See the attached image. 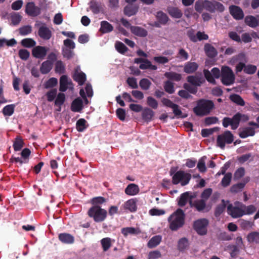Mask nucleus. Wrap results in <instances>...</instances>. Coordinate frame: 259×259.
Returning <instances> with one entry per match:
<instances>
[{"mask_svg":"<svg viewBox=\"0 0 259 259\" xmlns=\"http://www.w3.org/2000/svg\"><path fill=\"white\" fill-rule=\"evenodd\" d=\"M213 4L214 1L211 2L208 0H203L204 9L211 13H214Z\"/></svg>","mask_w":259,"mask_h":259,"instance_id":"63","label":"nucleus"},{"mask_svg":"<svg viewBox=\"0 0 259 259\" xmlns=\"http://www.w3.org/2000/svg\"><path fill=\"white\" fill-rule=\"evenodd\" d=\"M245 186V183H239L233 185L230 188V191L232 193H238L242 191Z\"/></svg>","mask_w":259,"mask_h":259,"instance_id":"57","label":"nucleus"},{"mask_svg":"<svg viewBox=\"0 0 259 259\" xmlns=\"http://www.w3.org/2000/svg\"><path fill=\"white\" fill-rule=\"evenodd\" d=\"M255 134V131L253 127H247L241 131L239 136L241 138H246L249 136H253Z\"/></svg>","mask_w":259,"mask_h":259,"instance_id":"35","label":"nucleus"},{"mask_svg":"<svg viewBox=\"0 0 259 259\" xmlns=\"http://www.w3.org/2000/svg\"><path fill=\"white\" fill-rule=\"evenodd\" d=\"M21 44L24 47L30 48L35 47L36 42L31 38H26L22 39Z\"/></svg>","mask_w":259,"mask_h":259,"instance_id":"48","label":"nucleus"},{"mask_svg":"<svg viewBox=\"0 0 259 259\" xmlns=\"http://www.w3.org/2000/svg\"><path fill=\"white\" fill-rule=\"evenodd\" d=\"M204 49L206 55L210 58H214L218 54L217 51L214 47L209 44H205Z\"/></svg>","mask_w":259,"mask_h":259,"instance_id":"27","label":"nucleus"},{"mask_svg":"<svg viewBox=\"0 0 259 259\" xmlns=\"http://www.w3.org/2000/svg\"><path fill=\"white\" fill-rule=\"evenodd\" d=\"M235 120L236 121L238 127L239 126L240 121L243 122L247 121L249 120V116L247 114H242L240 112H238L234 115Z\"/></svg>","mask_w":259,"mask_h":259,"instance_id":"46","label":"nucleus"},{"mask_svg":"<svg viewBox=\"0 0 259 259\" xmlns=\"http://www.w3.org/2000/svg\"><path fill=\"white\" fill-rule=\"evenodd\" d=\"M247 240L250 243L255 242L259 243V232H252L249 233L247 236Z\"/></svg>","mask_w":259,"mask_h":259,"instance_id":"42","label":"nucleus"},{"mask_svg":"<svg viewBox=\"0 0 259 259\" xmlns=\"http://www.w3.org/2000/svg\"><path fill=\"white\" fill-rule=\"evenodd\" d=\"M198 64L195 62L189 61L185 63L184 67V71L188 74L195 72L198 68Z\"/></svg>","mask_w":259,"mask_h":259,"instance_id":"22","label":"nucleus"},{"mask_svg":"<svg viewBox=\"0 0 259 259\" xmlns=\"http://www.w3.org/2000/svg\"><path fill=\"white\" fill-rule=\"evenodd\" d=\"M139 192V188L138 185L135 184H130L125 189V193L128 195H135Z\"/></svg>","mask_w":259,"mask_h":259,"instance_id":"33","label":"nucleus"},{"mask_svg":"<svg viewBox=\"0 0 259 259\" xmlns=\"http://www.w3.org/2000/svg\"><path fill=\"white\" fill-rule=\"evenodd\" d=\"M185 214L181 208H178L168 218L169 228L172 231H176L185 224Z\"/></svg>","mask_w":259,"mask_h":259,"instance_id":"1","label":"nucleus"},{"mask_svg":"<svg viewBox=\"0 0 259 259\" xmlns=\"http://www.w3.org/2000/svg\"><path fill=\"white\" fill-rule=\"evenodd\" d=\"M90 9L94 14H98L102 10L101 3L92 1L90 3Z\"/></svg>","mask_w":259,"mask_h":259,"instance_id":"32","label":"nucleus"},{"mask_svg":"<svg viewBox=\"0 0 259 259\" xmlns=\"http://www.w3.org/2000/svg\"><path fill=\"white\" fill-rule=\"evenodd\" d=\"M151 85V81L147 78H143L139 82V85L143 90H148Z\"/></svg>","mask_w":259,"mask_h":259,"instance_id":"59","label":"nucleus"},{"mask_svg":"<svg viewBox=\"0 0 259 259\" xmlns=\"http://www.w3.org/2000/svg\"><path fill=\"white\" fill-rule=\"evenodd\" d=\"M222 124L224 127H227L229 125H231L232 130H236L238 127L237 122L235 120V116L234 115L232 118L225 117L223 119Z\"/></svg>","mask_w":259,"mask_h":259,"instance_id":"21","label":"nucleus"},{"mask_svg":"<svg viewBox=\"0 0 259 259\" xmlns=\"http://www.w3.org/2000/svg\"><path fill=\"white\" fill-rule=\"evenodd\" d=\"M196 197L195 195H193L190 192H186L182 193L178 201V205L180 207H183L189 202L191 207H192L193 199Z\"/></svg>","mask_w":259,"mask_h":259,"instance_id":"9","label":"nucleus"},{"mask_svg":"<svg viewBox=\"0 0 259 259\" xmlns=\"http://www.w3.org/2000/svg\"><path fill=\"white\" fill-rule=\"evenodd\" d=\"M24 143L20 137H17L13 143V148L15 151H20L24 146Z\"/></svg>","mask_w":259,"mask_h":259,"instance_id":"52","label":"nucleus"},{"mask_svg":"<svg viewBox=\"0 0 259 259\" xmlns=\"http://www.w3.org/2000/svg\"><path fill=\"white\" fill-rule=\"evenodd\" d=\"M107 211L101 207H91L87 212L88 216L97 223L104 221L107 218Z\"/></svg>","mask_w":259,"mask_h":259,"instance_id":"3","label":"nucleus"},{"mask_svg":"<svg viewBox=\"0 0 259 259\" xmlns=\"http://www.w3.org/2000/svg\"><path fill=\"white\" fill-rule=\"evenodd\" d=\"M234 141V136L230 131H226L217 137V145L222 149L225 147V144H231Z\"/></svg>","mask_w":259,"mask_h":259,"instance_id":"6","label":"nucleus"},{"mask_svg":"<svg viewBox=\"0 0 259 259\" xmlns=\"http://www.w3.org/2000/svg\"><path fill=\"white\" fill-rule=\"evenodd\" d=\"M161 101L163 106L169 107L172 109L174 114L177 118L181 117L184 118L187 116L186 114H183L180 106L174 103L170 100L163 98L161 99Z\"/></svg>","mask_w":259,"mask_h":259,"instance_id":"7","label":"nucleus"},{"mask_svg":"<svg viewBox=\"0 0 259 259\" xmlns=\"http://www.w3.org/2000/svg\"><path fill=\"white\" fill-rule=\"evenodd\" d=\"M192 207H195L198 211H201L206 207V201L205 200L200 199L194 202H192Z\"/></svg>","mask_w":259,"mask_h":259,"instance_id":"41","label":"nucleus"},{"mask_svg":"<svg viewBox=\"0 0 259 259\" xmlns=\"http://www.w3.org/2000/svg\"><path fill=\"white\" fill-rule=\"evenodd\" d=\"M214 108V104L211 100L200 99L197 101L193 112L197 116H203L209 114Z\"/></svg>","mask_w":259,"mask_h":259,"instance_id":"2","label":"nucleus"},{"mask_svg":"<svg viewBox=\"0 0 259 259\" xmlns=\"http://www.w3.org/2000/svg\"><path fill=\"white\" fill-rule=\"evenodd\" d=\"M59 83V91L62 92H65L69 88V85H73L71 80H69L68 76L66 75L60 77Z\"/></svg>","mask_w":259,"mask_h":259,"instance_id":"16","label":"nucleus"},{"mask_svg":"<svg viewBox=\"0 0 259 259\" xmlns=\"http://www.w3.org/2000/svg\"><path fill=\"white\" fill-rule=\"evenodd\" d=\"M187 81L192 85L199 87L205 81V80L201 76H189L187 77Z\"/></svg>","mask_w":259,"mask_h":259,"instance_id":"23","label":"nucleus"},{"mask_svg":"<svg viewBox=\"0 0 259 259\" xmlns=\"http://www.w3.org/2000/svg\"><path fill=\"white\" fill-rule=\"evenodd\" d=\"M241 206L242 207L243 210L245 211V214H250L256 211V208L253 205H249L248 206H246L244 204L241 203Z\"/></svg>","mask_w":259,"mask_h":259,"instance_id":"62","label":"nucleus"},{"mask_svg":"<svg viewBox=\"0 0 259 259\" xmlns=\"http://www.w3.org/2000/svg\"><path fill=\"white\" fill-rule=\"evenodd\" d=\"M80 68L77 67L75 68L74 73L72 76L73 79L78 82L79 85H82L86 81V75L82 71H79Z\"/></svg>","mask_w":259,"mask_h":259,"instance_id":"14","label":"nucleus"},{"mask_svg":"<svg viewBox=\"0 0 259 259\" xmlns=\"http://www.w3.org/2000/svg\"><path fill=\"white\" fill-rule=\"evenodd\" d=\"M57 95V90L53 89L48 91L46 94L47 100L49 102H52L56 98Z\"/></svg>","mask_w":259,"mask_h":259,"instance_id":"61","label":"nucleus"},{"mask_svg":"<svg viewBox=\"0 0 259 259\" xmlns=\"http://www.w3.org/2000/svg\"><path fill=\"white\" fill-rule=\"evenodd\" d=\"M191 179V175L183 170L177 171L172 177V183L174 185L181 183L184 186L187 185Z\"/></svg>","mask_w":259,"mask_h":259,"instance_id":"5","label":"nucleus"},{"mask_svg":"<svg viewBox=\"0 0 259 259\" xmlns=\"http://www.w3.org/2000/svg\"><path fill=\"white\" fill-rule=\"evenodd\" d=\"M124 209L128 210L130 212H134L137 211V200L136 199H130L126 201L123 204Z\"/></svg>","mask_w":259,"mask_h":259,"instance_id":"20","label":"nucleus"},{"mask_svg":"<svg viewBox=\"0 0 259 259\" xmlns=\"http://www.w3.org/2000/svg\"><path fill=\"white\" fill-rule=\"evenodd\" d=\"M121 233L124 237H126L128 235H138L141 233V231L139 228L134 227H125L121 229Z\"/></svg>","mask_w":259,"mask_h":259,"instance_id":"31","label":"nucleus"},{"mask_svg":"<svg viewBox=\"0 0 259 259\" xmlns=\"http://www.w3.org/2000/svg\"><path fill=\"white\" fill-rule=\"evenodd\" d=\"M113 26L107 21L104 20L101 22L99 31L102 33H110L113 30Z\"/></svg>","mask_w":259,"mask_h":259,"instance_id":"25","label":"nucleus"},{"mask_svg":"<svg viewBox=\"0 0 259 259\" xmlns=\"http://www.w3.org/2000/svg\"><path fill=\"white\" fill-rule=\"evenodd\" d=\"M154 115V112L150 108H145L142 111V118L146 122H149L151 121Z\"/></svg>","mask_w":259,"mask_h":259,"instance_id":"30","label":"nucleus"},{"mask_svg":"<svg viewBox=\"0 0 259 259\" xmlns=\"http://www.w3.org/2000/svg\"><path fill=\"white\" fill-rule=\"evenodd\" d=\"M101 244L104 251H107L111 246V239L110 238H104L101 240Z\"/></svg>","mask_w":259,"mask_h":259,"instance_id":"50","label":"nucleus"},{"mask_svg":"<svg viewBox=\"0 0 259 259\" xmlns=\"http://www.w3.org/2000/svg\"><path fill=\"white\" fill-rule=\"evenodd\" d=\"M164 76L169 79L176 81H179L182 79V76L180 74L174 72H165Z\"/></svg>","mask_w":259,"mask_h":259,"instance_id":"45","label":"nucleus"},{"mask_svg":"<svg viewBox=\"0 0 259 259\" xmlns=\"http://www.w3.org/2000/svg\"><path fill=\"white\" fill-rule=\"evenodd\" d=\"M206 159V157L205 156H203L199 160L198 162L197 167L201 172H204L206 171V167L205 166V162Z\"/></svg>","mask_w":259,"mask_h":259,"instance_id":"55","label":"nucleus"},{"mask_svg":"<svg viewBox=\"0 0 259 259\" xmlns=\"http://www.w3.org/2000/svg\"><path fill=\"white\" fill-rule=\"evenodd\" d=\"M18 55L20 59L22 60H27L29 56V52L26 49H20L18 52Z\"/></svg>","mask_w":259,"mask_h":259,"instance_id":"64","label":"nucleus"},{"mask_svg":"<svg viewBox=\"0 0 259 259\" xmlns=\"http://www.w3.org/2000/svg\"><path fill=\"white\" fill-rule=\"evenodd\" d=\"M240 227L243 230H248L254 226L253 222L241 220L239 222Z\"/></svg>","mask_w":259,"mask_h":259,"instance_id":"51","label":"nucleus"},{"mask_svg":"<svg viewBox=\"0 0 259 259\" xmlns=\"http://www.w3.org/2000/svg\"><path fill=\"white\" fill-rule=\"evenodd\" d=\"M49 49L40 46L34 47L32 50V55L35 58L44 59L47 55Z\"/></svg>","mask_w":259,"mask_h":259,"instance_id":"12","label":"nucleus"},{"mask_svg":"<svg viewBox=\"0 0 259 259\" xmlns=\"http://www.w3.org/2000/svg\"><path fill=\"white\" fill-rule=\"evenodd\" d=\"M235 76L232 70L228 66H223L221 69V81L224 85H230L234 83Z\"/></svg>","mask_w":259,"mask_h":259,"instance_id":"4","label":"nucleus"},{"mask_svg":"<svg viewBox=\"0 0 259 259\" xmlns=\"http://www.w3.org/2000/svg\"><path fill=\"white\" fill-rule=\"evenodd\" d=\"M38 34L44 40L50 39L52 35V31L45 24L39 28Z\"/></svg>","mask_w":259,"mask_h":259,"instance_id":"15","label":"nucleus"},{"mask_svg":"<svg viewBox=\"0 0 259 259\" xmlns=\"http://www.w3.org/2000/svg\"><path fill=\"white\" fill-rule=\"evenodd\" d=\"M65 101V95L63 93H59L57 95L56 100H55V105L61 108V106L63 105Z\"/></svg>","mask_w":259,"mask_h":259,"instance_id":"43","label":"nucleus"},{"mask_svg":"<svg viewBox=\"0 0 259 259\" xmlns=\"http://www.w3.org/2000/svg\"><path fill=\"white\" fill-rule=\"evenodd\" d=\"M58 239L62 243L71 244L74 242V237L73 235L67 233H60L58 235Z\"/></svg>","mask_w":259,"mask_h":259,"instance_id":"17","label":"nucleus"},{"mask_svg":"<svg viewBox=\"0 0 259 259\" xmlns=\"http://www.w3.org/2000/svg\"><path fill=\"white\" fill-rule=\"evenodd\" d=\"M163 87L166 93L171 94L175 92L174 84L172 82L169 80L165 81Z\"/></svg>","mask_w":259,"mask_h":259,"instance_id":"56","label":"nucleus"},{"mask_svg":"<svg viewBox=\"0 0 259 259\" xmlns=\"http://www.w3.org/2000/svg\"><path fill=\"white\" fill-rule=\"evenodd\" d=\"M131 30L133 34L140 37H145L148 34L146 29L139 26H131Z\"/></svg>","mask_w":259,"mask_h":259,"instance_id":"28","label":"nucleus"},{"mask_svg":"<svg viewBox=\"0 0 259 259\" xmlns=\"http://www.w3.org/2000/svg\"><path fill=\"white\" fill-rule=\"evenodd\" d=\"M226 206L225 201L224 199L222 200V203L217 206L214 211L215 217L220 216L225 210Z\"/></svg>","mask_w":259,"mask_h":259,"instance_id":"54","label":"nucleus"},{"mask_svg":"<svg viewBox=\"0 0 259 259\" xmlns=\"http://www.w3.org/2000/svg\"><path fill=\"white\" fill-rule=\"evenodd\" d=\"M161 236L156 235L152 237L148 242V247L152 248L157 246L161 241Z\"/></svg>","mask_w":259,"mask_h":259,"instance_id":"37","label":"nucleus"},{"mask_svg":"<svg viewBox=\"0 0 259 259\" xmlns=\"http://www.w3.org/2000/svg\"><path fill=\"white\" fill-rule=\"evenodd\" d=\"M229 13L233 18L236 20L243 19L244 14L242 9L236 5H231L229 7Z\"/></svg>","mask_w":259,"mask_h":259,"instance_id":"11","label":"nucleus"},{"mask_svg":"<svg viewBox=\"0 0 259 259\" xmlns=\"http://www.w3.org/2000/svg\"><path fill=\"white\" fill-rule=\"evenodd\" d=\"M257 70V67L255 65L252 64L245 65V68L243 71L245 73L247 74H253Z\"/></svg>","mask_w":259,"mask_h":259,"instance_id":"60","label":"nucleus"},{"mask_svg":"<svg viewBox=\"0 0 259 259\" xmlns=\"http://www.w3.org/2000/svg\"><path fill=\"white\" fill-rule=\"evenodd\" d=\"M83 108V101L80 98L75 99L71 105V110L74 112H81Z\"/></svg>","mask_w":259,"mask_h":259,"instance_id":"19","label":"nucleus"},{"mask_svg":"<svg viewBox=\"0 0 259 259\" xmlns=\"http://www.w3.org/2000/svg\"><path fill=\"white\" fill-rule=\"evenodd\" d=\"M87 121L84 118L79 119L76 123V130L79 132H83L88 127L86 125Z\"/></svg>","mask_w":259,"mask_h":259,"instance_id":"39","label":"nucleus"},{"mask_svg":"<svg viewBox=\"0 0 259 259\" xmlns=\"http://www.w3.org/2000/svg\"><path fill=\"white\" fill-rule=\"evenodd\" d=\"M58 84V80L56 78L51 77L49 79L44 83V88L45 89L53 88Z\"/></svg>","mask_w":259,"mask_h":259,"instance_id":"53","label":"nucleus"},{"mask_svg":"<svg viewBox=\"0 0 259 259\" xmlns=\"http://www.w3.org/2000/svg\"><path fill=\"white\" fill-rule=\"evenodd\" d=\"M189 246V241L187 238L183 237L181 238L178 243V249L180 251H184Z\"/></svg>","mask_w":259,"mask_h":259,"instance_id":"40","label":"nucleus"},{"mask_svg":"<svg viewBox=\"0 0 259 259\" xmlns=\"http://www.w3.org/2000/svg\"><path fill=\"white\" fill-rule=\"evenodd\" d=\"M167 12L171 18L176 19H180L183 16V12L178 7L169 6L166 9Z\"/></svg>","mask_w":259,"mask_h":259,"instance_id":"18","label":"nucleus"},{"mask_svg":"<svg viewBox=\"0 0 259 259\" xmlns=\"http://www.w3.org/2000/svg\"><path fill=\"white\" fill-rule=\"evenodd\" d=\"M15 105L13 104L6 106L3 109V113L5 116H11L14 112Z\"/></svg>","mask_w":259,"mask_h":259,"instance_id":"58","label":"nucleus"},{"mask_svg":"<svg viewBox=\"0 0 259 259\" xmlns=\"http://www.w3.org/2000/svg\"><path fill=\"white\" fill-rule=\"evenodd\" d=\"M107 199L102 196H98L92 198L90 203L92 204V207H101V205L107 202Z\"/></svg>","mask_w":259,"mask_h":259,"instance_id":"29","label":"nucleus"},{"mask_svg":"<svg viewBox=\"0 0 259 259\" xmlns=\"http://www.w3.org/2000/svg\"><path fill=\"white\" fill-rule=\"evenodd\" d=\"M139 7L136 5L128 4L124 8V14L128 16H132L135 15L138 10Z\"/></svg>","mask_w":259,"mask_h":259,"instance_id":"26","label":"nucleus"},{"mask_svg":"<svg viewBox=\"0 0 259 259\" xmlns=\"http://www.w3.org/2000/svg\"><path fill=\"white\" fill-rule=\"evenodd\" d=\"M156 17L158 23L163 25H165L169 20L167 15L161 11H158L156 13Z\"/></svg>","mask_w":259,"mask_h":259,"instance_id":"34","label":"nucleus"},{"mask_svg":"<svg viewBox=\"0 0 259 259\" xmlns=\"http://www.w3.org/2000/svg\"><path fill=\"white\" fill-rule=\"evenodd\" d=\"M257 17L258 18V19L251 15L246 16L244 20L245 24L251 28H255L258 25L259 26V16Z\"/></svg>","mask_w":259,"mask_h":259,"instance_id":"24","label":"nucleus"},{"mask_svg":"<svg viewBox=\"0 0 259 259\" xmlns=\"http://www.w3.org/2000/svg\"><path fill=\"white\" fill-rule=\"evenodd\" d=\"M208 225V221L206 219H201L194 222L193 228L198 234L204 235L207 233Z\"/></svg>","mask_w":259,"mask_h":259,"instance_id":"8","label":"nucleus"},{"mask_svg":"<svg viewBox=\"0 0 259 259\" xmlns=\"http://www.w3.org/2000/svg\"><path fill=\"white\" fill-rule=\"evenodd\" d=\"M230 100L237 105L244 106L245 103L242 98L237 94H233L230 96Z\"/></svg>","mask_w":259,"mask_h":259,"instance_id":"44","label":"nucleus"},{"mask_svg":"<svg viewBox=\"0 0 259 259\" xmlns=\"http://www.w3.org/2000/svg\"><path fill=\"white\" fill-rule=\"evenodd\" d=\"M52 68V63L49 60L44 61L41 65L40 71L42 74L49 73Z\"/></svg>","mask_w":259,"mask_h":259,"instance_id":"36","label":"nucleus"},{"mask_svg":"<svg viewBox=\"0 0 259 259\" xmlns=\"http://www.w3.org/2000/svg\"><path fill=\"white\" fill-rule=\"evenodd\" d=\"M115 48L117 51L121 54H124L128 50L126 46L121 41H117L115 44Z\"/></svg>","mask_w":259,"mask_h":259,"instance_id":"47","label":"nucleus"},{"mask_svg":"<svg viewBox=\"0 0 259 259\" xmlns=\"http://www.w3.org/2000/svg\"><path fill=\"white\" fill-rule=\"evenodd\" d=\"M139 68L142 70L150 69L152 70H156L157 69V67L156 65H152L151 62L149 60L146 59L145 60H144V63L140 65Z\"/></svg>","mask_w":259,"mask_h":259,"instance_id":"38","label":"nucleus"},{"mask_svg":"<svg viewBox=\"0 0 259 259\" xmlns=\"http://www.w3.org/2000/svg\"><path fill=\"white\" fill-rule=\"evenodd\" d=\"M239 204L238 206H233L232 204H229L227 207V212L232 217L237 218L245 214V211L241 206V203L237 202Z\"/></svg>","mask_w":259,"mask_h":259,"instance_id":"10","label":"nucleus"},{"mask_svg":"<svg viewBox=\"0 0 259 259\" xmlns=\"http://www.w3.org/2000/svg\"><path fill=\"white\" fill-rule=\"evenodd\" d=\"M232 175L231 172L226 173L221 181V185L223 187H227L231 183Z\"/></svg>","mask_w":259,"mask_h":259,"instance_id":"49","label":"nucleus"},{"mask_svg":"<svg viewBox=\"0 0 259 259\" xmlns=\"http://www.w3.org/2000/svg\"><path fill=\"white\" fill-rule=\"evenodd\" d=\"M25 12L30 16L36 17L40 14L41 11L33 2H29L26 5Z\"/></svg>","mask_w":259,"mask_h":259,"instance_id":"13","label":"nucleus"}]
</instances>
